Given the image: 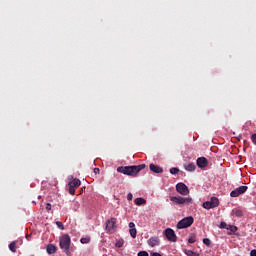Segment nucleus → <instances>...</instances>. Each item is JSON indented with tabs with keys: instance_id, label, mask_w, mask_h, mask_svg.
Instances as JSON below:
<instances>
[{
	"instance_id": "1",
	"label": "nucleus",
	"mask_w": 256,
	"mask_h": 256,
	"mask_svg": "<svg viewBox=\"0 0 256 256\" xmlns=\"http://www.w3.org/2000/svg\"><path fill=\"white\" fill-rule=\"evenodd\" d=\"M145 169V164H140L137 166H119L117 168L118 173H123V175H129L130 177H135L139 171Z\"/></svg>"
},
{
	"instance_id": "2",
	"label": "nucleus",
	"mask_w": 256,
	"mask_h": 256,
	"mask_svg": "<svg viewBox=\"0 0 256 256\" xmlns=\"http://www.w3.org/2000/svg\"><path fill=\"white\" fill-rule=\"evenodd\" d=\"M60 249L66 253V255H70L71 251V237L67 234H64L60 237L59 240Z\"/></svg>"
},
{
	"instance_id": "3",
	"label": "nucleus",
	"mask_w": 256,
	"mask_h": 256,
	"mask_svg": "<svg viewBox=\"0 0 256 256\" xmlns=\"http://www.w3.org/2000/svg\"><path fill=\"white\" fill-rule=\"evenodd\" d=\"M68 187L70 195H75V190L81 187V180H79L78 178L72 179L70 182H68Z\"/></svg>"
},
{
	"instance_id": "4",
	"label": "nucleus",
	"mask_w": 256,
	"mask_h": 256,
	"mask_svg": "<svg viewBox=\"0 0 256 256\" xmlns=\"http://www.w3.org/2000/svg\"><path fill=\"white\" fill-rule=\"evenodd\" d=\"M170 201L176 205H185V203H191V198H183L181 196H170Z\"/></svg>"
},
{
	"instance_id": "5",
	"label": "nucleus",
	"mask_w": 256,
	"mask_h": 256,
	"mask_svg": "<svg viewBox=\"0 0 256 256\" xmlns=\"http://www.w3.org/2000/svg\"><path fill=\"white\" fill-rule=\"evenodd\" d=\"M164 235L166 239H168L171 243H177V234H175V231L171 228H167L164 231Z\"/></svg>"
},
{
	"instance_id": "6",
	"label": "nucleus",
	"mask_w": 256,
	"mask_h": 256,
	"mask_svg": "<svg viewBox=\"0 0 256 256\" xmlns=\"http://www.w3.org/2000/svg\"><path fill=\"white\" fill-rule=\"evenodd\" d=\"M219 206V199L217 197H212L210 201L204 202V209H213Z\"/></svg>"
},
{
	"instance_id": "7",
	"label": "nucleus",
	"mask_w": 256,
	"mask_h": 256,
	"mask_svg": "<svg viewBox=\"0 0 256 256\" xmlns=\"http://www.w3.org/2000/svg\"><path fill=\"white\" fill-rule=\"evenodd\" d=\"M176 191L177 193H180V195H189V187L184 183H178L176 185Z\"/></svg>"
},
{
	"instance_id": "8",
	"label": "nucleus",
	"mask_w": 256,
	"mask_h": 256,
	"mask_svg": "<svg viewBox=\"0 0 256 256\" xmlns=\"http://www.w3.org/2000/svg\"><path fill=\"white\" fill-rule=\"evenodd\" d=\"M247 189V186H240L230 193V197H239V195H243V193H245Z\"/></svg>"
},
{
	"instance_id": "9",
	"label": "nucleus",
	"mask_w": 256,
	"mask_h": 256,
	"mask_svg": "<svg viewBox=\"0 0 256 256\" xmlns=\"http://www.w3.org/2000/svg\"><path fill=\"white\" fill-rule=\"evenodd\" d=\"M147 243L150 247H159L161 240H159V237L153 236L147 240Z\"/></svg>"
},
{
	"instance_id": "10",
	"label": "nucleus",
	"mask_w": 256,
	"mask_h": 256,
	"mask_svg": "<svg viewBox=\"0 0 256 256\" xmlns=\"http://www.w3.org/2000/svg\"><path fill=\"white\" fill-rule=\"evenodd\" d=\"M196 164L198 165V167L200 169H205V167H207V165H209V160H207V158H205V157H199L196 160Z\"/></svg>"
},
{
	"instance_id": "11",
	"label": "nucleus",
	"mask_w": 256,
	"mask_h": 256,
	"mask_svg": "<svg viewBox=\"0 0 256 256\" xmlns=\"http://www.w3.org/2000/svg\"><path fill=\"white\" fill-rule=\"evenodd\" d=\"M194 219L193 216H188L180 220L177 225H193Z\"/></svg>"
},
{
	"instance_id": "12",
	"label": "nucleus",
	"mask_w": 256,
	"mask_h": 256,
	"mask_svg": "<svg viewBox=\"0 0 256 256\" xmlns=\"http://www.w3.org/2000/svg\"><path fill=\"white\" fill-rule=\"evenodd\" d=\"M220 229H227L228 235H232V233H235L237 231L236 225H220Z\"/></svg>"
},
{
	"instance_id": "13",
	"label": "nucleus",
	"mask_w": 256,
	"mask_h": 256,
	"mask_svg": "<svg viewBox=\"0 0 256 256\" xmlns=\"http://www.w3.org/2000/svg\"><path fill=\"white\" fill-rule=\"evenodd\" d=\"M150 171H152L153 173H162L163 168L155 164H150Z\"/></svg>"
},
{
	"instance_id": "14",
	"label": "nucleus",
	"mask_w": 256,
	"mask_h": 256,
	"mask_svg": "<svg viewBox=\"0 0 256 256\" xmlns=\"http://www.w3.org/2000/svg\"><path fill=\"white\" fill-rule=\"evenodd\" d=\"M46 251H47V253H48L49 255H53L54 253H56L57 248L55 247V245L49 244V245H47V247H46Z\"/></svg>"
},
{
	"instance_id": "15",
	"label": "nucleus",
	"mask_w": 256,
	"mask_h": 256,
	"mask_svg": "<svg viewBox=\"0 0 256 256\" xmlns=\"http://www.w3.org/2000/svg\"><path fill=\"white\" fill-rule=\"evenodd\" d=\"M129 233L133 239L137 237V229H135V225L130 226Z\"/></svg>"
},
{
	"instance_id": "16",
	"label": "nucleus",
	"mask_w": 256,
	"mask_h": 256,
	"mask_svg": "<svg viewBox=\"0 0 256 256\" xmlns=\"http://www.w3.org/2000/svg\"><path fill=\"white\" fill-rule=\"evenodd\" d=\"M9 249L12 253H17V241H13L9 245Z\"/></svg>"
},
{
	"instance_id": "17",
	"label": "nucleus",
	"mask_w": 256,
	"mask_h": 256,
	"mask_svg": "<svg viewBox=\"0 0 256 256\" xmlns=\"http://www.w3.org/2000/svg\"><path fill=\"white\" fill-rule=\"evenodd\" d=\"M135 205H145V203H147L146 199L143 198H136L134 200Z\"/></svg>"
},
{
	"instance_id": "18",
	"label": "nucleus",
	"mask_w": 256,
	"mask_h": 256,
	"mask_svg": "<svg viewBox=\"0 0 256 256\" xmlns=\"http://www.w3.org/2000/svg\"><path fill=\"white\" fill-rule=\"evenodd\" d=\"M184 168H185L186 171H195L196 166L193 163H189V164H186L184 166Z\"/></svg>"
},
{
	"instance_id": "19",
	"label": "nucleus",
	"mask_w": 256,
	"mask_h": 256,
	"mask_svg": "<svg viewBox=\"0 0 256 256\" xmlns=\"http://www.w3.org/2000/svg\"><path fill=\"white\" fill-rule=\"evenodd\" d=\"M116 227L117 226H115V225H106L107 233H115Z\"/></svg>"
},
{
	"instance_id": "20",
	"label": "nucleus",
	"mask_w": 256,
	"mask_h": 256,
	"mask_svg": "<svg viewBox=\"0 0 256 256\" xmlns=\"http://www.w3.org/2000/svg\"><path fill=\"white\" fill-rule=\"evenodd\" d=\"M184 253H185V255H187V256H199V253L194 252V251H192V250H187V249H185V250H184Z\"/></svg>"
},
{
	"instance_id": "21",
	"label": "nucleus",
	"mask_w": 256,
	"mask_h": 256,
	"mask_svg": "<svg viewBox=\"0 0 256 256\" xmlns=\"http://www.w3.org/2000/svg\"><path fill=\"white\" fill-rule=\"evenodd\" d=\"M232 213L233 215H235V217H243V211H241L240 209H234Z\"/></svg>"
},
{
	"instance_id": "22",
	"label": "nucleus",
	"mask_w": 256,
	"mask_h": 256,
	"mask_svg": "<svg viewBox=\"0 0 256 256\" xmlns=\"http://www.w3.org/2000/svg\"><path fill=\"white\" fill-rule=\"evenodd\" d=\"M90 241L91 237L89 236L80 239V243H82V245H87V243H90Z\"/></svg>"
},
{
	"instance_id": "23",
	"label": "nucleus",
	"mask_w": 256,
	"mask_h": 256,
	"mask_svg": "<svg viewBox=\"0 0 256 256\" xmlns=\"http://www.w3.org/2000/svg\"><path fill=\"white\" fill-rule=\"evenodd\" d=\"M125 245V241L123 239L116 240L115 247L121 248Z\"/></svg>"
},
{
	"instance_id": "24",
	"label": "nucleus",
	"mask_w": 256,
	"mask_h": 256,
	"mask_svg": "<svg viewBox=\"0 0 256 256\" xmlns=\"http://www.w3.org/2000/svg\"><path fill=\"white\" fill-rule=\"evenodd\" d=\"M203 243L204 245H206L207 247H211V240L209 238H204L203 239Z\"/></svg>"
},
{
	"instance_id": "25",
	"label": "nucleus",
	"mask_w": 256,
	"mask_h": 256,
	"mask_svg": "<svg viewBox=\"0 0 256 256\" xmlns=\"http://www.w3.org/2000/svg\"><path fill=\"white\" fill-rule=\"evenodd\" d=\"M197 239L195 238V235H190L188 238V243H195Z\"/></svg>"
},
{
	"instance_id": "26",
	"label": "nucleus",
	"mask_w": 256,
	"mask_h": 256,
	"mask_svg": "<svg viewBox=\"0 0 256 256\" xmlns=\"http://www.w3.org/2000/svg\"><path fill=\"white\" fill-rule=\"evenodd\" d=\"M116 223V219L115 218H111L110 220L106 221V225H115Z\"/></svg>"
},
{
	"instance_id": "27",
	"label": "nucleus",
	"mask_w": 256,
	"mask_h": 256,
	"mask_svg": "<svg viewBox=\"0 0 256 256\" xmlns=\"http://www.w3.org/2000/svg\"><path fill=\"white\" fill-rule=\"evenodd\" d=\"M170 173H171V175H177V173H179V170H178V168H171Z\"/></svg>"
},
{
	"instance_id": "28",
	"label": "nucleus",
	"mask_w": 256,
	"mask_h": 256,
	"mask_svg": "<svg viewBox=\"0 0 256 256\" xmlns=\"http://www.w3.org/2000/svg\"><path fill=\"white\" fill-rule=\"evenodd\" d=\"M251 141H252L253 145H256V133L251 135Z\"/></svg>"
},
{
	"instance_id": "29",
	"label": "nucleus",
	"mask_w": 256,
	"mask_h": 256,
	"mask_svg": "<svg viewBox=\"0 0 256 256\" xmlns=\"http://www.w3.org/2000/svg\"><path fill=\"white\" fill-rule=\"evenodd\" d=\"M138 256H149V253H147V251H140Z\"/></svg>"
},
{
	"instance_id": "30",
	"label": "nucleus",
	"mask_w": 256,
	"mask_h": 256,
	"mask_svg": "<svg viewBox=\"0 0 256 256\" xmlns=\"http://www.w3.org/2000/svg\"><path fill=\"white\" fill-rule=\"evenodd\" d=\"M127 200L128 201H133V194L132 193H128Z\"/></svg>"
},
{
	"instance_id": "31",
	"label": "nucleus",
	"mask_w": 256,
	"mask_h": 256,
	"mask_svg": "<svg viewBox=\"0 0 256 256\" xmlns=\"http://www.w3.org/2000/svg\"><path fill=\"white\" fill-rule=\"evenodd\" d=\"M177 227H178V229H187V227H189V225H178Z\"/></svg>"
},
{
	"instance_id": "32",
	"label": "nucleus",
	"mask_w": 256,
	"mask_h": 256,
	"mask_svg": "<svg viewBox=\"0 0 256 256\" xmlns=\"http://www.w3.org/2000/svg\"><path fill=\"white\" fill-rule=\"evenodd\" d=\"M45 209L46 211H51V203H47Z\"/></svg>"
},
{
	"instance_id": "33",
	"label": "nucleus",
	"mask_w": 256,
	"mask_h": 256,
	"mask_svg": "<svg viewBox=\"0 0 256 256\" xmlns=\"http://www.w3.org/2000/svg\"><path fill=\"white\" fill-rule=\"evenodd\" d=\"M100 169L99 168H94V173H95V175H99V173H100Z\"/></svg>"
},
{
	"instance_id": "34",
	"label": "nucleus",
	"mask_w": 256,
	"mask_h": 256,
	"mask_svg": "<svg viewBox=\"0 0 256 256\" xmlns=\"http://www.w3.org/2000/svg\"><path fill=\"white\" fill-rule=\"evenodd\" d=\"M250 256H256V249L251 250Z\"/></svg>"
},
{
	"instance_id": "35",
	"label": "nucleus",
	"mask_w": 256,
	"mask_h": 256,
	"mask_svg": "<svg viewBox=\"0 0 256 256\" xmlns=\"http://www.w3.org/2000/svg\"><path fill=\"white\" fill-rule=\"evenodd\" d=\"M151 256H161V254L158 252H154V253H151Z\"/></svg>"
},
{
	"instance_id": "36",
	"label": "nucleus",
	"mask_w": 256,
	"mask_h": 256,
	"mask_svg": "<svg viewBox=\"0 0 256 256\" xmlns=\"http://www.w3.org/2000/svg\"><path fill=\"white\" fill-rule=\"evenodd\" d=\"M59 229H61L63 231V229H65V226L63 225H58Z\"/></svg>"
},
{
	"instance_id": "37",
	"label": "nucleus",
	"mask_w": 256,
	"mask_h": 256,
	"mask_svg": "<svg viewBox=\"0 0 256 256\" xmlns=\"http://www.w3.org/2000/svg\"><path fill=\"white\" fill-rule=\"evenodd\" d=\"M56 225H63V223H61V222H56Z\"/></svg>"
},
{
	"instance_id": "38",
	"label": "nucleus",
	"mask_w": 256,
	"mask_h": 256,
	"mask_svg": "<svg viewBox=\"0 0 256 256\" xmlns=\"http://www.w3.org/2000/svg\"><path fill=\"white\" fill-rule=\"evenodd\" d=\"M220 225H227V223H225V222H221V223H220Z\"/></svg>"
},
{
	"instance_id": "39",
	"label": "nucleus",
	"mask_w": 256,
	"mask_h": 256,
	"mask_svg": "<svg viewBox=\"0 0 256 256\" xmlns=\"http://www.w3.org/2000/svg\"><path fill=\"white\" fill-rule=\"evenodd\" d=\"M129 225H135V223H133V222H130V223H129Z\"/></svg>"
}]
</instances>
